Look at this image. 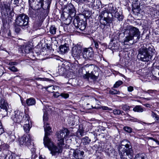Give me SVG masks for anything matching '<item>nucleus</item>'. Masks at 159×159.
Segmentation results:
<instances>
[{"instance_id":"nucleus-40","label":"nucleus","mask_w":159,"mask_h":159,"mask_svg":"<svg viewBox=\"0 0 159 159\" xmlns=\"http://www.w3.org/2000/svg\"><path fill=\"white\" fill-rule=\"evenodd\" d=\"M4 130L2 127V124L0 121V135L3 133Z\"/></svg>"},{"instance_id":"nucleus-5","label":"nucleus","mask_w":159,"mask_h":159,"mask_svg":"<svg viewBox=\"0 0 159 159\" xmlns=\"http://www.w3.org/2000/svg\"><path fill=\"white\" fill-rule=\"evenodd\" d=\"M11 119L13 122L17 124L22 125V123L26 119L25 111L24 112L21 110H16L12 112Z\"/></svg>"},{"instance_id":"nucleus-17","label":"nucleus","mask_w":159,"mask_h":159,"mask_svg":"<svg viewBox=\"0 0 159 159\" xmlns=\"http://www.w3.org/2000/svg\"><path fill=\"white\" fill-rule=\"evenodd\" d=\"M69 50V47L66 44L60 46L58 48V52L61 54H64L67 52Z\"/></svg>"},{"instance_id":"nucleus-16","label":"nucleus","mask_w":159,"mask_h":159,"mask_svg":"<svg viewBox=\"0 0 159 159\" xmlns=\"http://www.w3.org/2000/svg\"><path fill=\"white\" fill-rule=\"evenodd\" d=\"M7 64H8V65L10 66L8 67V69H9L11 71L13 72H17L18 71V70L14 66L16 65L17 64V62L9 61L8 63H7Z\"/></svg>"},{"instance_id":"nucleus-31","label":"nucleus","mask_w":159,"mask_h":159,"mask_svg":"<svg viewBox=\"0 0 159 159\" xmlns=\"http://www.w3.org/2000/svg\"><path fill=\"white\" fill-rule=\"evenodd\" d=\"M55 87L53 85H51L49 86L46 88V90L50 93H52L53 91L55 90Z\"/></svg>"},{"instance_id":"nucleus-23","label":"nucleus","mask_w":159,"mask_h":159,"mask_svg":"<svg viewBox=\"0 0 159 159\" xmlns=\"http://www.w3.org/2000/svg\"><path fill=\"white\" fill-rule=\"evenodd\" d=\"M114 17L119 21H122L124 18L122 14H120L118 11L115 12Z\"/></svg>"},{"instance_id":"nucleus-58","label":"nucleus","mask_w":159,"mask_h":159,"mask_svg":"<svg viewBox=\"0 0 159 159\" xmlns=\"http://www.w3.org/2000/svg\"><path fill=\"white\" fill-rule=\"evenodd\" d=\"M20 100H21V103H22V105H24L25 104V103H24L23 102V99L22 98H20Z\"/></svg>"},{"instance_id":"nucleus-35","label":"nucleus","mask_w":159,"mask_h":159,"mask_svg":"<svg viewBox=\"0 0 159 159\" xmlns=\"http://www.w3.org/2000/svg\"><path fill=\"white\" fill-rule=\"evenodd\" d=\"M112 111L111 112H113L115 115H120L121 114V112L120 110H110Z\"/></svg>"},{"instance_id":"nucleus-14","label":"nucleus","mask_w":159,"mask_h":159,"mask_svg":"<svg viewBox=\"0 0 159 159\" xmlns=\"http://www.w3.org/2000/svg\"><path fill=\"white\" fill-rule=\"evenodd\" d=\"M105 151L107 155L109 157H112L116 155V153L115 150L110 146L107 147Z\"/></svg>"},{"instance_id":"nucleus-26","label":"nucleus","mask_w":159,"mask_h":159,"mask_svg":"<svg viewBox=\"0 0 159 159\" xmlns=\"http://www.w3.org/2000/svg\"><path fill=\"white\" fill-rule=\"evenodd\" d=\"M80 20L79 16H77L74 20L75 26L77 29L79 27Z\"/></svg>"},{"instance_id":"nucleus-12","label":"nucleus","mask_w":159,"mask_h":159,"mask_svg":"<svg viewBox=\"0 0 159 159\" xmlns=\"http://www.w3.org/2000/svg\"><path fill=\"white\" fill-rule=\"evenodd\" d=\"M25 120L22 123V125L24 124L23 126L25 132L26 133L28 132L31 128L30 127V117L28 114H25Z\"/></svg>"},{"instance_id":"nucleus-2","label":"nucleus","mask_w":159,"mask_h":159,"mask_svg":"<svg viewBox=\"0 0 159 159\" xmlns=\"http://www.w3.org/2000/svg\"><path fill=\"white\" fill-rule=\"evenodd\" d=\"M155 52V50L151 44L145 43L139 49L138 57L140 61L148 62L152 60Z\"/></svg>"},{"instance_id":"nucleus-13","label":"nucleus","mask_w":159,"mask_h":159,"mask_svg":"<svg viewBox=\"0 0 159 159\" xmlns=\"http://www.w3.org/2000/svg\"><path fill=\"white\" fill-rule=\"evenodd\" d=\"M0 9L2 12H8L11 10L10 7L7 2H3L0 3Z\"/></svg>"},{"instance_id":"nucleus-21","label":"nucleus","mask_w":159,"mask_h":159,"mask_svg":"<svg viewBox=\"0 0 159 159\" xmlns=\"http://www.w3.org/2000/svg\"><path fill=\"white\" fill-rule=\"evenodd\" d=\"M82 65H80V67H81V69L80 70H81V72L82 74L88 73L89 72V66L90 65L87 64L83 66Z\"/></svg>"},{"instance_id":"nucleus-60","label":"nucleus","mask_w":159,"mask_h":159,"mask_svg":"<svg viewBox=\"0 0 159 159\" xmlns=\"http://www.w3.org/2000/svg\"><path fill=\"white\" fill-rule=\"evenodd\" d=\"M31 151H32V153L34 152H35V149L34 148H32L31 149Z\"/></svg>"},{"instance_id":"nucleus-1","label":"nucleus","mask_w":159,"mask_h":159,"mask_svg":"<svg viewBox=\"0 0 159 159\" xmlns=\"http://www.w3.org/2000/svg\"><path fill=\"white\" fill-rule=\"evenodd\" d=\"M48 111L49 110H45L43 111V120L45 131L43 143L45 146L47 147L50 151L51 153L52 156H57L62 152V146L64 145V139H65L66 141L69 140L70 142L71 141V139L69 135V131L68 129L65 128H63L56 133L58 140L57 146L54 145L51 140L48 137V136L50 135L51 130L49 124L47 122L48 120Z\"/></svg>"},{"instance_id":"nucleus-7","label":"nucleus","mask_w":159,"mask_h":159,"mask_svg":"<svg viewBox=\"0 0 159 159\" xmlns=\"http://www.w3.org/2000/svg\"><path fill=\"white\" fill-rule=\"evenodd\" d=\"M113 15L111 13L107 10H104L101 11L99 14V17L100 18V20H101L102 19L105 22L102 23L101 24L106 26L107 23H111L113 20H114V18L112 17Z\"/></svg>"},{"instance_id":"nucleus-30","label":"nucleus","mask_w":159,"mask_h":159,"mask_svg":"<svg viewBox=\"0 0 159 159\" xmlns=\"http://www.w3.org/2000/svg\"><path fill=\"white\" fill-rule=\"evenodd\" d=\"M43 0H35V2H37V3H38V4H37V5H38L39 6H40V7H39V8H40L42 7H43Z\"/></svg>"},{"instance_id":"nucleus-38","label":"nucleus","mask_w":159,"mask_h":159,"mask_svg":"<svg viewBox=\"0 0 159 159\" xmlns=\"http://www.w3.org/2000/svg\"><path fill=\"white\" fill-rule=\"evenodd\" d=\"M83 77L84 79L89 80V72L88 73L83 74Z\"/></svg>"},{"instance_id":"nucleus-61","label":"nucleus","mask_w":159,"mask_h":159,"mask_svg":"<svg viewBox=\"0 0 159 159\" xmlns=\"http://www.w3.org/2000/svg\"><path fill=\"white\" fill-rule=\"evenodd\" d=\"M115 10H116V8H114V7H113V9L111 10L112 12L113 13L114 12H115Z\"/></svg>"},{"instance_id":"nucleus-34","label":"nucleus","mask_w":159,"mask_h":159,"mask_svg":"<svg viewBox=\"0 0 159 159\" xmlns=\"http://www.w3.org/2000/svg\"><path fill=\"white\" fill-rule=\"evenodd\" d=\"M134 159H144V157L142 154H137Z\"/></svg>"},{"instance_id":"nucleus-57","label":"nucleus","mask_w":159,"mask_h":159,"mask_svg":"<svg viewBox=\"0 0 159 159\" xmlns=\"http://www.w3.org/2000/svg\"><path fill=\"white\" fill-rule=\"evenodd\" d=\"M135 112H142L143 110H134Z\"/></svg>"},{"instance_id":"nucleus-41","label":"nucleus","mask_w":159,"mask_h":159,"mask_svg":"<svg viewBox=\"0 0 159 159\" xmlns=\"http://www.w3.org/2000/svg\"><path fill=\"white\" fill-rule=\"evenodd\" d=\"M110 93L112 94H119L120 93V92L119 91H118L116 90H114L110 91Z\"/></svg>"},{"instance_id":"nucleus-10","label":"nucleus","mask_w":159,"mask_h":159,"mask_svg":"<svg viewBox=\"0 0 159 159\" xmlns=\"http://www.w3.org/2000/svg\"><path fill=\"white\" fill-rule=\"evenodd\" d=\"M83 57L85 59H91L93 57V52L91 48H84L82 52Z\"/></svg>"},{"instance_id":"nucleus-52","label":"nucleus","mask_w":159,"mask_h":159,"mask_svg":"<svg viewBox=\"0 0 159 159\" xmlns=\"http://www.w3.org/2000/svg\"><path fill=\"white\" fill-rule=\"evenodd\" d=\"M148 139H151V140H153V141H154L155 142L156 141V140H157V139H154L152 137H148Z\"/></svg>"},{"instance_id":"nucleus-64","label":"nucleus","mask_w":159,"mask_h":159,"mask_svg":"<svg viewBox=\"0 0 159 159\" xmlns=\"http://www.w3.org/2000/svg\"><path fill=\"white\" fill-rule=\"evenodd\" d=\"M155 142L157 144V145H159V141L158 140H157Z\"/></svg>"},{"instance_id":"nucleus-54","label":"nucleus","mask_w":159,"mask_h":159,"mask_svg":"<svg viewBox=\"0 0 159 159\" xmlns=\"http://www.w3.org/2000/svg\"><path fill=\"white\" fill-rule=\"evenodd\" d=\"M102 109L106 110V109H109L107 107L104 106V107H102Z\"/></svg>"},{"instance_id":"nucleus-24","label":"nucleus","mask_w":159,"mask_h":159,"mask_svg":"<svg viewBox=\"0 0 159 159\" xmlns=\"http://www.w3.org/2000/svg\"><path fill=\"white\" fill-rule=\"evenodd\" d=\"M71 152H72L73 156L76 159H79V150H74V149L71 150Z\"/></svg>"},{"instance_id":"nucleus-48","label":"nucleus","mask_w":159,"mask_h":159,"mask_svg":"<svg viewBox=\"0 0 159 159\" xmlns=\"http://www.w3.org/2000/svg\"><path fill=\"white\" fill-rule=\"evenodd\" d=\"M134 90L133 87L132 86H130L128 87V90L129 92H132Z\"/></svg>"},{"instance_id":"nucleus-63","label":"nucleus","mask_w":159,"mask_h":159,"mask_svg":"<svg viewBox=\"0 0 159 159\" xmlns=\"http://www.w3.org/2000/svg\"><path fill=\"white\" fill-rule=\"evenodd\" d=\"M39 159H45L42 156H40L39 157Z\"/></svg>"},{"instance_id":"nucleus-50","label":"nucleus","mask_w":159,"mask_h":159,"mask_svg":"<svg viewBox=\"0 0 159 159\" xmlns=\"http://www.w3.org/2000/svg\"><path fill=\"white\" fill-rule=\"evenodd\" d=\"M94 45L95 48H98L99 47V45L98 43L95 41H94Z\"/></svg>"},{"instance_id":"nucleus-20","label":"nucleus","mask_w":159,"mask_h":159,"mask_svg":"<svg viewBox=\"0 0 159 159\" xmlns=\"http://www.w3.org/2000/svg\"><path fill=\"white\" fill-rule=\"evenodd\" d=\"M29 15L30 16L32 17H35L36 16L37 10L36 9H34L33 8V6H29Z\"/></svg>"},{"instance_id":"nucleus-4","label":"nucleus","mask_w":159,"mask_h":159,"mask_svg":"<svg viewBox=\"0 0 159 159\" xmlns=\"http://www.w3.org/2000/svg\"><path fill=\"white\" fill-rule=\"evenodd\" d=\"M125 34H128L125 36L124 40L125 43L127 42L132 40L134 39V36L137 37V41L139 40L140 38V33L139 30L136 27L132 25L128 26L125 31Z\"/></svg>"},{"instance_id":"nucleus-59","label":"nucleus","mask_w":159,"mask_h":159,"mask_svg":"<svg viewBox=\"0 0 159 159\" xmlns=\"http://www.w3.org/2000/svg\"><path fill=\"white\" fill-rule=\"evenodd\" d=\"M84 152L83 151H81L80 152V155H82V157H84L83 155H84Z\"/></svg>"},{"instance_id":"nucleus-56","label":"nucleus","mask_w":159,"mask_h":159,"mask_svg":"<svg viewBox=\"0 0 159 159\" xmlns=\"http://www.w3.org/2000/svg\"><path fill=\"white\" fill-rule=\"evenodd\" d=\"M142 98L144 99H145V100H149L153 99L152 98Z\"/></svg>"},{"instance_id":"nucleus-6","label":"nucleus","mask_w":159,"mask_h":159,"mask_svg":"<svg viewBox=\"0 0 159 159\" xmlns=\"http://www.w3.org/2000/svg\"><path fill=\"white\" fill-rule=\"evenodd\" d=\"M29 18L27 16L23 14L19 15L15 20L16 25L23 29L27 28L29 26Z\"/></svg>"},{"instance_id":"nucleus-36","label":"nucleus","mask_w":159,"mask_h":159,"mask_svg":"<svg viewBox=\"0 0 159 159\" xmlns=\"http://www.w3.org/2000/svg\"><path fill=\"white\" fill-rule=\"evenodd\" d=\"M8 147V145L7 144H3L0 145V151H1V149H5Z\"/></svg>"},{"instance_id":"nucleus-19","label":"nucleus","mask_w":159,"mask_h":159,"mask_svg":"<svg viewBox=\"0 0 159 159\" xmlns=\"http://www.w3.org/2000/svg\"><path fill=\"white\" fill-rule=\"evenodd\" d=\"M0 107L1 108L3 109H8L10 108L7 103L3 99H1Z\"/></svg>"},{"instance_id":"nucleus-55","label":"nucleus","mask_w":159,"mask_h":159,"mask_svg":"<svg viewBox=\"0 0 159 159\" xmlns=\"http://www.w3.org/2000/svg\"><path fill=\"white\" fill-rule=\"evenodd\" d=\"M134 110V109H142L139 106H137L136 107H134L133 108Z\"/></svg>"},{"instance_id":"nucleus-29","label":"nucleus","mask_w":159,"mask_h":159,"mask_svg":"<svg viewBox=\"0 0 159 159\" xmlns=\"http://www.w3.org/2000/svg\"><path fill=\"white\" fill-rule=\"evenodd\" d=\"M56 28L53 26H51L49 31L50 33L52 34H55L56 32Z\"/></svg>"},{"instance_id":"nucleus-32","label":"nucleus","mask_w":159,"mask_h":159,"mask_svg":"<svg viewBox=\"0 0 159 159\" xmlns=\"http://www.w3.org/2000/svg\"><path fill=\"white\" fill-rule=\"evenodd\" d=\"M123 83V82L120 80L118 81L114 84V87L115 88H117L121 85Z\"/></svg>"},{"instance_id":"nucleus-22","label":"nucleus","mask_w":159,"mask_h":159,"mask_svg":"<svg viewBox=\"0 0 159 159\" xmlns=\"http://www.w3.org/2000/svg\"><path fill=\"white\" fill-rule=\"evenodd\" d=\"M26 103L28 106H33L36 103V101L34 98H31L26 100Z\"/></svg>"},{"instance_id":"nucleus-18","label":"nucleus","mask_w":159,"mask_h":159,"mask_svg":"<svg viewBox=\"0 0 159 159\" xmlns=\"http://www.w3.org/2000/svg\"><path fill=\"white\" fill-rule=\"evenodd\" d=\"M21 52L22 53H29L31 52L32 49L30 46L28 45H24L21 48Z\"/></svg>"},{"instance_id":"nucleus-11","label":"nucleus","mask_w":159,"mask_h":159,"mask_svg":"<svg viewBox=\"0 0 159 159\" xmlns=\"http://www.w3.org/2000/svg\"><path fill=\"white\" fill-rule=\"evenodd\" d=\"M72 53L75 59H80V45L78 43L72 48Z\"/></svg>"},{"instance_id":"nucleus-27","label":"nucleus","mask_w":159,"mask_h":159,"mask_svg":"<svg viewBox=\"0 0 159 159\" xmlns=\"http://www.w3.org/2000/svg\"><path fill=\"white\" fill-rule=\"evenodd\" d=\"M80 22L81 23V25H80V30L83 31L84 30L86 27V22L84 20H80Z\"/></svg>"},{"instance_id":"nucleus-53","label":"nucleus","mask_w":159,"mask_h":159,"mask_svg":"<svg viewBox=\"0 0 159 159\" xmlns=\"http://www.w3.org/2000/svg\"><path fill=\"white\" fill-rule=\"evenodd\" d=\"M4 72L1 69H0V77L2 75Z\"/></svg>"},{"instance_id":"nucleus-8","label":"nucleus","mask_w":159,"mask_h":159,"mask_svg":"<svg viewBox=\"0 0 159 159\" xmlns=\"http://www.w3.org/2000/svg\"><path fill=\"white\" fill-rule=\"evenodd\" d=\"M66 9L68 11V13L64 11L63 12L62 16L65 19L66 24H69L71 22L72 17L75 16V13L73 7L72 8L68 7Z\"/></svg>"},{"instance_id":"nucleus-3","label":"nucleus","mask_w":159,"mask_h":159,"mask_svg":"<svg viewBox=\"0 0 159 159\" xmlns=\"http://www.w3.org/2000/svg\"><path fill=\"white\" fill-rule=\"evenodd\" d=\"M118 150L121 159H132L133 158V150L130 142L127 140H124L120 143Z\"/></svg>"},{"instance_id":"nucleus-47","label":"nucleus","mask_w":159,"mask_h":159,"mask_svg":"<svg viewBox=\"0 0 159 159\" xmlns=\"http://www.w3.org/2000/svg\"><path fill=\"white\" fill-rule=\"evenodd\" d=\"M35 1V0H29V6H32L33 3H34Z\"/></svg>"},{"instance_id":"nucleus-44","label":"nucleus","mask_w":159,"mask_h":159,"mask_svg":"<svg viewBox=\"0 0 159 159\" xmlns=\"http://www.w3.org/2000/svg\"><path fill=\"white\" fill-rule=\"evenodd\" d=\"M47 4V8L48 9H49L50 7V5L51 3V0H48V1L46 2Z\"/></svg>"},{"instance_id":"nucleus-43","label":"nucleus","mask_w":159,"mask_h":159,"mask_svg":"<svg viewBox=\"0 0 159 159\" xmlns=\"http://www.w3.org/2000/svg\"><path fill=\"white\" fill-rule=\"evenodd\" d=\"M61 96L64 98H66L69 97V95L68 94L65 93H61Z\"/></svg>"},{"instance_id":"nucleus-37","label":"nucleus","mask_w":159,"mask_h":159,"mask_svg":"<svg viewBox=\"0 0 159 159\" xmlns=\"http://www.w3.org/2000/svg\"><path fill=\"white\" fill-rule=\"evenodd\" d=\"M18 26H15L14 28L15 31L16 33H19L21 31L20 28Z\"/></svg>"},{"instance_id":"nucleus-15","label":"nucleus","mask_w":159,"mask_h":159,"mask_svg":"<svg viewBox=\"0 0 159 159\" xmlns=\"http://www.w3.org/2000/svg\"><path fill=\"white\" fill-rule=\"evenodd\" d=\"M5 157L0 156V159H15V155L11 151L6 150L5 151Z\"/></svg>"},{"instance_id":"nucleus-28","label":"nucleus","mask_w":159,"mask_h":159,"mask_svg":"<svg viewBox=\"0 0 159 159\" xmlns=\"http://www.w3.org/2000/svg\"><path fill=\"white\" fill-rule=\"evenodd\" d=\"M89 138L87 137L83 138L81 140V143L84 145H86L88 144L90 141Z\"/></svg>"},{"instance_id":"nucleus-25","label":"nucleus","mask_w":159,"mask_h":159,"mask_svg":"<svg viewBox=\"0 0 159 159\" xmlns=\"http://www.w3.org/2000/svg\"><path fill=\"white\" fill-rule=\"evenodd\" d=\"M156 111L155 112H152V116L154 117H155L156 119V121L159 123V117H158V115L157 114V113L159 114V111L157 110H155Z\"/></svg>"},{"instance_id":"nucleus-42","label":"nucleus","mask_w":159,"mask_h":159,"mask_svg":"<svg viewBox=\"0 0 159 159\" xmlns=\"http://www.w3.org/2000/svg\"><path fill=\"white\" fill-rule=\"evenodd\" d=\"M37 157V156L35 152H33L32 153L31 157L32 159H34Z\"/></svg>"},{"instance_id":"nucleus-45","label":"nucleus","mask_w":159,"mask_h":159,"mask_svg":"<svg viewBox=\"0 0 159 159\" xmlns=\"http://www.w3.org/2000/svg\"><path fill=\"white\" fill-rule=\"evenodd\" d=\"M130 108L129 106L125 105H124L122 107V109H129Z\"/></svg>"},{"instance_id":"nucleus-51","label":"nucleus","mask_w":159,"mask_h":159,"mask_svg":"<svg viewBox=\"0 0 159 159\" xmlns=\"http://www.w3.org/2000/svg\"><path fill=\"white\" fill-rule=\"evenodd\" d=\"M36 79L37 80H47L48 79L38 78H37Z\"/></svg>"},{"instance_id":"nucleus-62","label":"nucleus","mask_w":159,"mask_h":159,"mask_svg":"<svg viewBox=\"0 0 159 159\" xmlns=\"http://www.w3.org/2000/svg\"><path fill=\"white\" fill-rule=\"evenodd\" d=\"M142 0L144 2L143 3H144L145 2H146L147 3L148 2H147V1L149 2V0Z\"/></svg>"},{"instance_id":"nucleus-39","label":"nucleus","mask_w":159,"mask_h":159,"mask_svg":"<svg viewBox=\"0 0 159 159\" xmlns=\"http://www.w3.org/2000/svg\"><path fill=\"white\" fill-rule=\"evenodd\" d=\"M89 77H90L91 79L94 80H96L98 78L97 76L95 75L92 73L89 74Z\"/></svg>"},{"instance_id":"nucleus-9","label":"nucleus","mask_w":159,"mask_h":159,"mask_svg":"<svg viewBox=\"0 0 159 159\" xmlns=\"http://www.w3.org/2000/svg\"><path fill=\"white\" fill-rule=\"evenodd\" d=\"M31 138L29 134L24 135L18 139L19 144L21 147L29 146L30 144Z\"/></svg>"},{"instance_id":"nucleus-33","label":"nucleus","mask_w":159,"mask_h":159,"mask_svg":"<svg viewBox=\"0 0 159 159\" xmlns=\"http://www.w3.org/2000/svg\"><path fill=\"white\" fill-rule=\"evenodd\" d=\"M124 129L126 132L130 133L132 132V129L129 127L126 126L123 128Z\"/></svg>"},{"instance_id":"nucleus-49","label":"nucleus","mask_w":159,"mask_h":159,"mask_svg":"<svg viewBox=\"0 0 159 159\" xmlns=\"http://www.w3.org/2000/svg\"><path fill=\"white\" fill-rule=\"evenodd\" d=\"M154 91V90H148L147 91H144V92L145 93H148L149 94L150 93H152Z\"/></svg>"},{"instance_id":"nucleus-46","label":"nucleus","mask_w":159,"mask_h":159,"mask_svg":"<svg viewBox=\"0 0 159 159\" xmlns=\"http://www.w3.org/2000/svg\"><path fill=\"white\" fill-rule=\"evenodd\" d=\"M80 135H81V136H82L83 135H84L85 134V132H84V129H83V128H82V129L81 130L80 129Z\"/></svg>"}]
</instances>
